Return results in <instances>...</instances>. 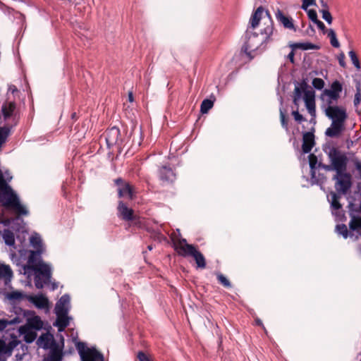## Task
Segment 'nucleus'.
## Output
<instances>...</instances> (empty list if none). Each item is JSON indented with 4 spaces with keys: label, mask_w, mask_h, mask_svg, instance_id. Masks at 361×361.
<instances>
[{
    "label": "nucleus",
    "mask_w": 361,
    "mask_h": 361,
    "mask_svg": "<svg viewBox=\"0 0 361 361\" xmlns=\"http://www.w3.org/2000/svg\"><path fill=\"white\" fill-rule=\"evenodd\" d=\"M12 179V176L8 171L4 172L0 169V201L6 207L13 209L19 215H27V208L20 204V200L8 183Z\"/></svg>",
    "instance_id": "nucleus-1"
},
{
    "label": "nucleus",
    "mask_w": 361,
    "mask_h": 361,
    "mask_svg": "<svg viewBox=\"0 0 361 361\" xmlns=\"http://www.w3.org/2000/svg\"><path fill=\"white\" fill-rule=\"evenodd\" d=\"M267 26L261 30V35L255 32H250L247 30L245 34V42L243 47L245 52L250 56L251 53L257 51L264 44L272 40L271 36L274 34V22L268 12H266Z\"/></svg>",
    "instance_id": "nucleus-2"
},
{
    "label": "nucleus",
    "mask_w": 361,
    "mask_h": 361,
    "mask_svg": "<svg viewBox=\"0 0 361 361\" xmlns=\"http://www.w3.org/2000/svg\"><path fill=\"white\" fill-rule=\"evenodd\" d=\"M324 112L331 120V124L326 130L325 135L329 137H338L345 130V123L348 118L345 109L337 105H331L325 106Z\"/></svg>",
    "instance_id": "nucleus-3"
},
{
    "label": "nucleus",
    "mask_w": 361,
    "mask_h": 361,
    "mask_svg": "<svg viewBox=\"0 0 361 361\" xmlns=\"http://www.w3.org/2000/svg\"><path fill=\"white\" fill-rule=\"evenodd\" d=\"M34 272L35 286L37 289H42L45 286L50 285L51 290H55L59 285L56 281H51L52 269L50 264L40 262L38 265L30 267Z\"/></svg>",
    "instance_id": "nucleus-4"
},
{
    "label": "nucleus",
    "mask_w": 361,
    "mask_h": 361,
    "mask_svg": "<svg viewBox=\"0 0 361 361\" xmlns=\"http://www.w3.org/2000/svg\"><path fill=\"white\" fill-rule=\"evenodd\" d=\"M327 154L336 173L346 172L348 159L345 153L335 147H330Z\"/></svg>",
    "instance_id": "nucleus-5"
},
{
    "label": "nucleus",
    "mask_w": 361,
    "mask_h": 361,
    "mask_svg": "<svg viewBox=\"0 0 361 361\" xmlns=\"http://www.w3.org/2000/svg\"><path fill=\"white\" fill-rule=\"evenodd\" d=\"M342 85L339 81L336 80L332 82L329 89L324 90L321 99L324 102V106L336 105L340 97V93L342 92Z\"/></svg>",
    "instance_id": "nucleus-6"
},
{
    "label": "nucleus",
    "mask_w": 361,
    "mask_h": 361,
    "mask_svg": "<svg viewBox=\"0 0 361 361\" xmlns=\"http://www.w3.org/2000/svg\"><path fill=\"white\" fill-rule=\"evenodd\" d=\"M76 348L80 356L81 361H104V357L102 353L97 350L95 348H87L83 342H78Z\"/></svg>",
    "instance_id": "nucleus-7"
},
{
    "label": "nucleus",
    "mask_w": 361,
    "mask_h": 361,
    "mask_svg": "<svg viewBox=\"0 0 361 361\" xmlns=\"http://www.w3.org/2000/svg\"><path fill=\"white\" fill-rule=\"evenodd\" d=\"M332 179L335 180V188L338 193L346 194L352 186L351 175L349 173H336Z\"/></svg>",
    "instance_id": "nucleus-8"
},
{
    "label": "nucleus",
    "mask_w": 361,
    "mask_h": 361,
    "mask_svg": "<svg viewBox=\"0 0 361 361\" xmlns=\"http://www.w3.org/2000/svg\"><path fill=\"white\" fill-rule=\"evenodd\" d=\"M182 248L183 252H180L179 255L183 257H192L195 260L198 268L204 269L206 267V260L204 257L193 245H186Z\"/></svg>",
    "instance_id": "nucleus-9"
},
{
    "label": "nucleus",
    "mask_w": 361,
    "mask_h": 361,
    "mask_svg": "<svg viewBox=\"0 0 361 361\" xmlns=\"http://www.w3.org/2000/svg\"><path fill=\"white\" fill-rule=\"evenodd\" d=\"M43 252V249H38V250L30 251V254L29 255L27 259V264L23 265V274H30L31 268L30 267L38 265L40 262H44L41 258V255Z\"/></svg>",
    "instance_id": "nucleus-10"
},
{
    "label": "nucleus",
    "mask_w": 361,
    "mask_h": 361,
    "mask_svg": "<svg viewBox=\"0 0 361 361\" xmlns=\"http://www.w3.org/2000/svg\"><path fill=\"white\" fill-rule=\"evenodd\" d=\"M71 309V298L68 294H64L56 302L54 312L55 314H68Z\"/></svg>",
    "instance_id": "nucleus-11"
},
{
    "label": "nucleus",
    "mask_w": 361,
    "mask_h": 361,
    "mask_svg": "<svg viewBox=\"0 0 361 361\" xmlns=\"http://www.w3.org/2000/svg\"><path fill=\"white\" fill-rule=\"evenodd\" d=\"M158 173L159 180L163 185L171 183L176 180V174L173 170L167 166H162L159 168Z\"/></svg>",
    "instance_id": "nucleus-12"
},
{
    "label": "nucleus",
    "mask_w": 361,
    "mask_h": 361,
    "mask_svg": "<svg viewBox=\"0 0 361 361\" xmlns=\"http://www.w3.org/2000/svg\"><path fill=\"white\" fill-rule=\"evenodd\" d=\"M266 12H269L267 10H264L262 6L258 7L254 13L252 15L250 18V25L252 29L257 27L261 19L264 20V24L267 26V15Z\"/></svg>",
    "instance_id": "nucleus-13"
},
{
    "label": "nucleus",
    "mask_w": 361,
    "mask_h": 361,
    "mask_svg": "<svg viewBox=\"0 0 361 361\" xmlns=\"http://www.w3.org/2000/svg\"><path fill=\"white\" fill-rule=\"evenodd\" d=\"M309 164L311 171V180L314 184H322L324 183L325 177L324 175H319V178H316V167L317 164V158L314 154H310L308 156Z\"/></svg>",
    "instance_id": "nucleus-14"
},
{
    "label": "nucleus",
    "mask_w": 361,
    "mask_h": 361,
    "mask_svg": "<svg viewBox=\"0 0 361 361\" xmlns=\"http://www.w3.org/2000/svg\"><path fill=\"white\" fill-rule=\"evenodd\" d=\"M120 136V130L117 127H112L108 129L104 133L105 140L109 148L115 145Z\"/></svg>",
    "instance_id": "nucleus-15"
},
{
    "label": "nucleus",
    "mask_w": 361,
    "mask_h": 361,
    "mask_svg": "<svg viewBox=\"0 0 361 361\" xmlns=\"http://www.w3.org/2000/svg\"><path fill=\"white\" fill-rule=\"evenodd\" d=\"M26 299L38 309H45L49 307V300L42 294L28 295L26 296Z\"/></svg>",
    "instance_id": "nucleus-16"
},
{
    "label": "nucleus",
    "mask_w": 361,
    "mask_h": 361,
    "mask_svg": "<svg viewBox=\"0 0 361 361\" xmlns=\"http://www.w3.org/2000/svg\"><path fill=\"white\" fill-rule=\"evenodd\" d=\"M275 16L277 21L280 23L284 28L296 31L293 18L285 16L280 9H277L275 13Z\"/></svg>",
    "instance_id": "nucleus-17"
},
{
    "label": "nucleus",
    "mask_w": 361,
    "mask_h": 361,
    "mask_svg": "<svg viewBox=\"0 0 361 361\" xmlns=\"http://www.w3.org/2000/svg\"><path fill=\"white\" fill-rule=\"evenodd\" d=\"M314 145V135L313 133L305 132L302 136V150L304 154L309 153Z\"/></svg>",
    "instance_id": "nucleus-18"
},
{
    "label": "nucleus",
    "mask_w": 361,
    "mask_h": 361,
    "mask_svg": "<svg viewBox=\"0 0 361 361\" xmlns=\"http://www.w3.org/2000/svg\"><path fill=\"white\" fill-rule=\"evenodd\" d=\"M63 352L58 345H55L51 350L47 357L42 361H62Z\"/></svg>",
    "instance_id": "nucleus-19"
},
{
    "label": "nucleus",
    "mask_w": 361,
    "mask_h": 361,
    "mask_svg": "<svg viewBox=\"0 0 361 361\" xmlns=\"http://www.w3.org/2000/svg\"><path fill=\"white\" fill-rule=\"evenodd\" d=\"M56 320L54 324L58 327L59 331H63L69 325V321L71 319L68 314H56Z\"/></svg>",
    "instance_id": "nucleus-20"
},
{
    "label": "nucleus",
    "mask_w": 361,
    "mask_h": 361,
    "mask_svg": "<svg viewBox=\"0 0 361 361\" xmlns=\"http://www.w3.org/2000/svg\"><path fill=\"white\" fill-rule=\"evenodd\" d=\"M118 210L123 219L131 221L133 219V210L128 208L123 202H119Z\"/></svg>",
    "instance_id": "nucleus-21"
},
{
    "label": "nucleus",
    "mask_w": 361,
    "mask_h": 361,
    "mask_svg": "<svg viewBox=\"0 0 361 361\" xmlns=\"http://www.w3.org/2000/svg\"><path fill=\"white\" fill-rule=\"evenodd\" d=\"M340 198L341 195L334 191H331L328 195V200L331 204L333 214H335L334 211L338 210L342 207L341 204L339 202Z\"/></svg>",
    "instance_id": "nucleus-22"
},
{
    "label": "nucleus",
    "mask_w": 361,
    "mask_h": 361,
    "mask_svg": "<svg viewBox=\"0 0 361 361\" xmlns=\"http://www.w3.org/2000/svg\"><path fill=\"white\" fill-rule=\"evenodd\" d=\"M13 278V271L9 265L0 264V279L4 280L5 284L7 285L11 282Z\"/></svg>",
    "instance_id": "nucleus-23"
},
{
    "label": "nucleus",
    "mask_w": 361,
    "mask_h": 361,
    "mask_svg": "<svg viewBox=\"0 0 361 361\" xmlns=\"http://www.w3.org/2000/svg\"><path fill=\"white\" fill-rule=\"evenodd\" d=\"M306 87H307V84L305 82H302L300 85H297L295 87L294 97H293L294 104H297L298 101L300 99V98L302 97V93L303 92L305 93V91H306V90H305Z\"/></svg>",
    "instance_id": "nucleus-24"
},
{
    "label": "nucleus",
    "mask_w": 361,
    "mask_h": 361,
    "mask_svg": "<svg viewBox=\"0 0 361 361\" xmlns=\"http://www.w3.org/2000/svg\"><path fill=\"white\" fill-rule=\"evenodd\" d=\"M16 109V104L14 102H8L3 105L2 113L4 118H10Z\"/></svg>",
    "instance_id": "nucleus-25"
},
{
    "label": "nucleus",
    "mask_w": 361,
    "mask_h": 361,
    "mask_svg": "<svg viewBox=\"0 0 361 361\" xmlns=\"http://www.w3.org/2000/svg\"><path fill=\"white\" fill-rule=\"evenodd\" d=\"M118 196L120 197L128 196L130 199L133 198V191L130 185L128 183L123 184L118 189Z\"/></svg>",
    "instance_id": "nucleus-26"
},
{
    "label": "nucleus",
    "mask_w": 361,
    "mask_h": 361,
    "mask_svg": "<svg viewBox=\"0 0 361 361\" xmlns=\"http://www.w3.org/2000/svg\"><path fill=\"white\" fill-rule=\"evenodd\" d=\"M349 228L353 231L358 232L361 228V216H353L349 222Z\"/></svg>",
    "instance_id": "nucleus-27"
},
{
    "label": "nucleus",
    "mask_w": 361,
    "mask_h": 361,
    "mask_svg": "<svg viewBox=\"0 0 361 361\" xmlns=\"http://www.w3.org/2000/svg\"><path fill=\"white\" fill-rule=\"evenodd\" d=\"M11 133V128L8 126H4L0 128V149L4 143H6L8 136Z\"/></svg>",
    "instance_id": "nucleus-28"
},
{
    "label": "nucleus",
    "mask_w": 361,
    "mask_h": 361,
    "mask_svg": "<svg viewBox=\"0 0 361 361\" xmlns=\"http://www.w3.org/2000/svg\"><path fill=\"white\" fill-rule=\"evenodd\" d=\"M3 239L5 243L8 246H13L15 244V237L12 231L5 229L3 233Z\"/></svg>",
    "instance_id": "nucleus-29"
},
{
    "label": "nucleus",
    "mask_w": 361,
    "mask_h": 361,
    "mask_svg": "<svg viewBox=\"0 0 361 361\" xmlns=\"http://www.w3.org/2000/svg\"><path fill=\"white\" fill-rule=\"evenodd\" d=\"M40 342L43 344V348L44 349L50 348L51 349L55 345H57L54 341L52 337L49 336H42L39 338Z\"/></svg>",
    "instance_id": "nucleus-30"
},
{
    "label": "nucleus",
    "mask_w": 361,
    "mask_h": 361,
    "mask_svg": "<svg viewBox=\"0 0 361 361\" xmlns=\"http://www.w3.org/2000/svg\"><path fill=\"white\" fill-rule=\"evenodd\" d=\"M30 240L31 245L36 249V250H38V249H43L42 240L39 234L35 233L32 235Z\"/></svg>",
    "instance_id": "nucleus-31"
},
{
    "label": "nucleus",
    "mask_w": 361,
    "mask_h": 361,
    "mask_svg": "<svg viewBox=\"0 0 361 361\" xmlns=\"http://www.w3.org/2000/svg\"><path fill=\"white\" fill-rule=\"evenodd\" d=\"M293 48H298L302 50L316 49L318 47L310 42L295 43L291 45Z\"/></svg>",
    "instance_id": "nucleus-32"
},
{
    "label": "nucleus",
    "mask_w": 361,
    "mask_h": 361,
    "mask_svg": "<svg viewBox=\"0 0 361 361\" xmlns=\"http://www.w3.org/2000/svg\"><path fill=\"white\" fill-rule=\"evenodd\" d=\"M356 92L354 99V105L357 106L361 102V80L355 82Z\"/></svg>",
    "instance_id": "nucleus-33"
},
{
    "label": "nucleus",
    "mask_w": 361,
    "mask_h": 361,
    "mask_svg": "<svg viewBox=\"0 0 361 361\" xmlns=\"http://www.w3.org/2000/svg\"><path fill=\"white\" fill-rule=\"evenodd\" d=\"M214 106V101L205 99L202 102L200 111L202 114H207Z\"/></svg>",
    "instance_id": "nucleus-34"
},
{
    "label": "nucleus",
    "mask_w": 361,
    "mask_h": 361,
    "mask_svg": "<svg viewBox=\"0 0 361 361\" xmlns=\"http://www.w3.org/2000/svg\"><path fill=\"white\" fill-rule=\"evenodd\" d=\"M27 295L23 294L20 291H12L7 294V298L11 300H20L23 298H26Z\"/></svg>",
    "instance_id": "nucleus-35"
},
{
    "label": "nucleus",
    "mask_w": 361,
    "mask_h": 361,
    "mask_svg": "<svg viewBox=\"0 0 361 361\" xmlns=\"http://www.w3.org/2000/svg\"><path fill=\"white\" fill-rule=\"evenodd\" d=\"M327 35L330 39V42H331V44L332 45V47H336V48L339 47L340 44L336 38V32H334V30L332 29H329L328 30Z\"/></svg>",
    "instance_id": "nucleus-36"
},
{
    "label": "nucleus",
    "mask_w": 361,
    "mask_h": 361,
    "mask_svg": "<svg viewBox=\"0 0 361 361\" xmlns=\"http://www.w3.org/2000/svg\"><path fill=\"white\" fill-rule=\"evenodd\" d=\"M19 322L18 318L16 317L11 320L0 319V331L6 329L8 325L17 324Z\"/></svg>",
    "instance_id": "nucleus-37"
},
{
    "label": "nucleus",
    "mask_w": 361,
    "mask_h": 361,
    "mask_svg": "<svg viewBox=\"0 0 361 361\" xmlns=\"http://www.w3.org/2000/svg\"><path fill=\"white\" fill-rule=\"evenodd\" d=\"M336 231L341 235L344 238H347L348 236V231L346 225L338 224L336 226Z\"/></svg>",
    "instance_id": "nucleus-38"
},
{
    "label": "nucleus",
    "mask_w": 361,
    "mask_h": 361,
    "mask_svg": "<svg viewBox=\"0 0 361 361\" xmlns=\"http://www.w3.org/2000/svg\"><path fill=\"white\" fill-rule=\"evenodd\" d=\"M348 55H349V57L350 58V60H351L353 64L355 66V67L357 69H360V61L357 56L356 53L354 51L351 50L349 51Z\"/></svg>",
    "instance_id": "nucleus-39"
},
{
    "label": "nucleus",
    "mask_w": 361,
    "mask_h": 361,
    "mask_svg": "<svg viewBox=\"0 0 361 361\" xmlns=\"http://www.w3.org/2000/svg\"><path fill=\"white\" fill-rule=\"evenodd\" d=\"M305 106L309 112V114L314 118L316 116V109H315V101L314 102H309L305 103Z\"/></svg>",
    "instance_id": "nucleus-40"
},
{
    "label": "nucleus",
    "mask_w": 361,
    "mask_h": 361,
    "mask_svg": "<svg viewBox=\"0 0 361 361\" xmlns=\"http://www.w3.org/2000/svg\"><path fill=\"white\" fill-rule=\"evenodd\" d=\"M312 86L317 90H322L324 86V82L322 78H315L312 82Z\"/></svg>",
    "instance_id": "nucleus-41"
},
{
    "label": "nucleus",
    "mask_w": 361,
    "mask_h": 361,
    "mask_svg": "<svg viewBox=\"0 0 361 361\" xmlns=\"http://www.w3.org/2000/svg\"><path fill=\"white\" fill-rule=\"evenodd\" d=\"M320 13L322 14V18L328 23L331 24L332 23V16L329 10H320Z\"/></svg>",
    "instance_id": "nucleus-42"
},
{
    "label": "nucleus",
    "mask_w": 361,
    "mask_h": 361,
    "mask_svg": "<svg viewBox=\"0 0 361 361\" xmlns=\"http://www.w3.org/2000/svg\"><path fill=\"white\" fill-rule=\"evenodd\" d=\"M217 279L224 287L230 288L231 286L230 281L223 274H217Z\"/></svg>",
    "instance_id": "nucleus-43"
},
{
    "label": "nucleus",
    "mask_w": 361,
    "mask_h": 361,
    "mask_svg": "<svg viewBox=\"0 0 361 361\" xmlns=\"http://www.w3.org/2000/svg\"><path fill=\"white\" fill-rule=\"evenodd\" d=\"M304 101L305 103H307L309 102H314V93L313 91L306 90L304 93Z\"/></svg>",
    "instance_id": "nucleus-44"
},
{
    "label": "nucleus",
    "mask_w": 361,
    "mask_h": 361,
    "mask_svg": "<svg viewBox=\"0 0 361 361\" xmlns=\"http://www.w3.org/2000/svg\"><path fill=\"white\" fill-rule=\"evenodd\" d=\"M302 2L301 8L304 11H307L310 6H316V0H302Z\"/></svg>",
    "instance_id": "nucleus-45"
},
{
    "label": "nucleus",
    "mask_w": 361,
    "mask_h": 361,
    "mask_svg": "<svg viewBox=\"0 0 361 361\" xmlns=\"http://www.w3.org/2000/svg\"><path fill=\"white\" fill-rule=\"evenodd\" d=\"M17 344L18 343L16 341H11L8 343H6V354L11 355Z\"/></svg>",
    "instance_id": "nucleus-46"
},
{
    "label": "nucleus",
    "mask_w": 361,
    "mask_h": 361,
    "mask_svg": "<svg viewBox=\"0 0 361 361\" xmlns=\"http://www.w3.org/2000/svg\"><path fill=\"white\" fill-rule=\"evenodd\" d=\"M280 118L282 127L285 128L286 130H288V121L286 118L285 113L283 112L282 109H280Z\"/></svg>",
    "instance_id": "nucleus-47"
},
{
    "label": "nucleus",
    "mask_w": 361,
    "mask_h": 361,
    "mask_svg": "<svg viewBox=\"0 0 361 361\" xmlns=\"http://www.w3.org/2000/svg\"><path fill=\"white\" fill-rule=\"evenodd\" d=\"M307 13V16L309 17V18L314 23L315 22L316 20H318V18H317V13L316 12L315 10H313V9H307V11H306Z\"/></svg>",
    "instance_id": "nucleus-48"
},
{
    "label": "nucleus",
    "mask_w": 361,
    "mask_h": 361,
    "mask_svg": "<svg viewBox=\"0 0 361 361\" xmlns=\"http://www.w3.org/2000/svg\"><path fill=\"white\" fill-rule=\"evenodd\" d=\"M186 245H189L188 243H187L186 239L182 238L180 240H179V241L176 245V250H178V253L180 252H183L182 247H184V246H185Z\"/></svg>",
    "instance_id": "nucleus-49"
},
{
    "label": "nucleus",
    "mask_w": 361,
    "mask_h": 361,
    "mask_svg": "<svg viewBox=\"0 0 361 361\" xmlns=\"http://www.w3.org/2000/svg\"><path fill=\"white\" fill-rule=\"evenodd\" d=\"M292 115L293 116L294 119L299 123H301L302 121H305V118L302 116V115H301L298 111H293L292 112Z\"/></svg>",
    "instance_id": "nucleus-50"
},
{
    "label": "nucleus",
    "mask_w": 361,
    "mask_h": 361,
    "mask_svg": "<svg viewBox=\"0 0 361 361\" xmlns=\"http://www.w3.org/2000/svg\"><path fill=\"white\" fill-rule=\"evenodd\" d=\"M137 359L139 361H151L147 355L142 351H140L137 353Z\"/></svg>",
    "instance_id": "nucleus-51"
},
{
    "label": "nucleus",
    "mask_w": 361,
    "mask_h": 361,
    "mask_svg": "<svg viewBox=\"0 0 361 361\" xmlns=\"http://www.w3.org/2000/svg\"><path fill=\"white\" fill-rule=\"evenodd\" d=\"M6 342L1 339H0V355H6Z\"/></svg>",
    "instance_id": "nucleus-52"
},
{
    "label": "nucleus",
    "mask_w": 361,
    "mask_h": 361,
    "mask_svg": "<svg viewBox=\"0 0 361 361\" xmlns=\"http://www.w3.org/2000/svg\"><path fill=\"white\" fill-rule=\"evenodd\" d=\"M35 336L34 333L27 334L25 336V340L27 343H32L35 340Z\"/></svg>",
    "instance_id": "nucleus-53"
},
{
    "label": "nucleus",
    "mask_w": 361,
    "mask_h": 361,
    "mask_svg": "<svg viewBox=\"0 0 361 361\" xmlns=\"http://www.w3.org/2000/svg\"><path fill=\"white\" fill-rule=\"evenodd\" d=\"M338 60L340 66L341 67H345V55L343 53H341L338 56Z\"/></svg>",
    "instance_id": "nucleus-54"
},
{
    "label": "nucleus",
    "mask_w": 361,
    "mask_h": 361,
    "mask_svg": "<svg viewBox=\"0 0 361 361\" xmlns=\"http://www.w3.org/2000/svg\"><path fill=\"white\" fill-rule=\"evenodd\" d=\"M314 23L316 24L317 26L318 27V28L319 30H322L323 32H324L326 30L325 25L319 19L317 20H316L315 22H314Z\"/></svg>",
    "instance_id": "nucleus-55"
},
{
    "label": "nucleus",
    "mask_w": 361,
    "mask_h": 361,
    "mask_svg": "<svg viewBox=\"0 0 361 361\" xmlns=\"http://www.w3.org/2000/svg\"><path fill=\"white\" fill-rule=\"evenodd\" d=\"M319 4H321V10H329V6L324 0H320Z\"/></svg>",
    "instance_id": "nucleus-56"
},
{
    "label": "nucleus",
    "mask_w": 361,
    "mask_h": 361,
    "mask_svg": "<svg viewBox=\"0 0 361 361\" xmlns=\"http://www.w3.org/2000/svg\"><path fill=\"white\" fill-rule=\"evenodd\" d=\"M354 164H355V169L359 171L360 172L361 171V161L356 159L355 161H354Z\"/></svg>",
    "instance_id": "nucleus-57"
},
{
    "label": "nucleus",
    "mask_w": 361,
    "mask_h": 361,
    "mask_svg": "<svg viewBox=\"0 0 361 361\" xmlns=\"http://www.w3.org/2000/svg\"><path fill=\"white\" fill-rule=\"evenodd\" d=\"M8 92H11L12 94H13L14 92H17L18 91V89L17 87L13 85H10L8 86Z\"/></svg>",
    "instance_id": "nucleus-58"
},
{
    "label": "nucleus",
    "mask_w": 361,
    "mask_h": 361,
    "mask_svg": "<svg viewBox=\"0 0 361 361\" xmlns=\"http://www.w3.org/2000/svg\"><path fill=\"white\" fill-rule=\"evenodd\" d=\"M294 51L292 50L288 54V59L290 60L291 63H294Z\"/></svg>",
    "instance_id": "nucleus-59"
},
{
    "label": "nucleus",
    "mask_w": 361,
    "mask_h": 361,
    "mask_svg": "<svg viewBox=\"0 0 361 361\" xmlns=\"http://www.w3.org/2000/svg\"><path fill=\"white\" fill-rule=\"evenodd\" d=\"M322 167L326 171H334L333 164L330 163V165H323Z\"/></svg>",
    "instance_id": "nucleus-60"
},
{
    "label": "nucleus",
    "mask_w": 361,
    "mask_h": 361,
    "mask_svg": "<svg viewBox=\"0 0 361 361\" xmlns=\"http://www.w3.org/2000/svg\"><path fill=\"white\" fill-rule=\"evenodd\" d=\"M115 183L119 187L122 186L124 183L121 178H117L115 180Z\"/></svg>",
    "instance_id": "nucleus-61"
},
{
    "label": "nucleus",
    "mask_w": 361,
    "mask_h": 361,
    "mask_svg": "<svg viewBox=\"0 0 361 361\" xmlns=\"http://www.w3.org/2000/svg\"><path fill=\"white\" fill-rule=\"evenodd\" d=\"M353 145V141L347 140V148L350 149Z\"/></svg>",
    "instance_id": "nucleus-62"
},
{
    "label": "nucleus",
    "mask_w": 361,
    "mask_h": 361,
    "mask_svg": "<svg viewBox=\"0 0 361 361\" xmlns=\"http://www.w3.org/2000/svg\"><path fill=\"white\" fill-rule=\"evenodd\" d=\"M128 98H129V101L130 102H133V93L132 92H130L129 94H128Z\"/></svg>",
    "instance_id": "nucleus-63"
},
{
    "label": "nucleus",
    "mask_w": 361,
    "mask_h": 361,
    "mask_svg": "<svg viewBox=\"0 0 361 361\" xmlns=\"http://www.w3.org/2000/svg\"><path fill=\"white\" fill-rule=\"evenodd\" d=\"M257 324H259V325H262V322L260 320H259V319L257 320Z\"/></svg>",
    "instance_id": "nucleus-64"
}]
</instances>
